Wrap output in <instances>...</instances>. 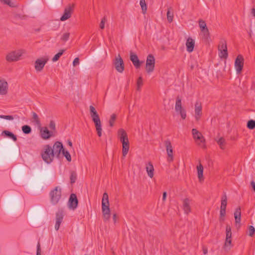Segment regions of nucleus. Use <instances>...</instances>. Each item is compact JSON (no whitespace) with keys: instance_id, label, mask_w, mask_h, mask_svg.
Wrapping results in <instances>:
<instances>
[{"instance_id":"nucleus-1","label":"nucleus","mask_w":255,"mask_h":255,"mask_svg":"<svg viewBox=\"0 0 255 255\" xmlns=\"http://www.w3.org/2000/svg\"><path fill=\"white\" fill-rule=\"evenodd\" d=\"M89 110L91 117L95 124L97 134L99 137H101L102 136V128L100 117L96 109L93 106L89 107Z\"/></svg>"},{"instance_id":"nucleus-2","label":"nucleus","mask_w":255,"mask_h":255,"mask_svg":"<svg viewBox=\"0 0 255 255\" xmlns=\"http://www.w3.org/2000/svg\"><path fill=\"white\" fill-rule=\"evenodd\" d=\"M102 211L104 221L107 222L111 217L110 209L109 208V197L107 193L105 192L103 195L102 201Z\"/></svg>"},{"instance_id":"nucleus-3","label":"nucleus","mask_w":255,"mask_h":255,"mask_svg":"<svg viewBox=\"0 0 255 255\" xmlns=\"http://www.w3.org/2000/svg\"><path fill=\"white\" fill-rule=\"evenodd\" d=\"M41 155L43 160L47 163H50L54 159V153L51 146L49 144L44 145Z\"/></svg>"},{"instance_id":"nucleus-4","label":"nucleus","mask_w":255,"mask_h":255,"mask_svg":"<svg viewBox=\"0 0 255 255\" xmlns=\"http://www.w3.org/2000/svg\"><path fill=\"white\" fill-rule=\"evenodd\" d=\"M43 214L41 208L40 207H35L29 213V220L32 224H35L41 220Z\"/></svg>"},{"instance_id":"nucleus-5","label":"nucleus","mask_w":255,"mask_h":255,"mask_svg":"<svg viewBox=\"0 0 255 255\" xmlns=\"http://www.w3.org/2000/svg\"><path fill=\"white\" fill-rule=\"evenodd\" d=\"M18 206V200L13 197H8L5 203V207L8 213H12L15 211Z\"/></svg>"},{"instance_id":"nucleus-6","label":"nucleus","mask_w":255,"mask_h":255,"mask_svg":"<svg viewBox=\"0 0 255 255\" xmlns=\"http://www.w3.org/2000/svg\"><path fill=\"white\" fill-rule=\"evenodd\" d=\"M50 200L53 205L56 204L61 196V189L57 186L50 192Z\"/></svg>"},{"instance_id":"nucleus-7","label":"nucleus","mask_w":255,"mask_h":255,"mask_svg":"<svg viewBox=\"0 0 255 255\" xmlns=\"http://www.w3.org/2000/svg\"><path fill=\"white\" fill-rule=\"evenodd\" d=\"M175 111L179 114L182 119L184 120L186 118V111L182 108L181 99L179 96L176 98V103L175 106Z\"/></svg>"},{"instance_id":"nucleus-8","label":"nucleus","mask_w":255,"mask_h":255,"mask_svg":"<svg viewBox=\"0 0 255 255\" xmlns=\"http://www.w3.org/2000/svg\"><path fill=\"white\" fill-rule=\"evenodd\" d=\"M192 133L193 138L196 141H197V140L200 141V142H198V145H200L202 148H205L206 147V145L204 144L205 139L204 136L202 135V133L195 128L192 129Z\"/></svg>"},{"instance_id":"nucleus-9","label":"nucleus","mask_w":255,"mask_h":255,"mask_svg":"<svg viewBox=\"0 0 255 255\" xmlns=\"http://www.w3.org/2000/svg\"><path fill=\"white\" fill-rule=\"evenodd\" d=\"M155 60L152 54H149L146 60V71L148 73L153 71L155 67Z\"/></svg>"},{"instance_id":"nucleus-10","label":"nucleus","mask_w":255,"mask_h":255,"mask_svg":"<svg viewBox=\"0 0 255 255\" xmlns=\"http://www.w3.org/2000/svg\"><path fill=\"white\" fill-rule=\"evenodd\" d=\"M113 65L116 70L119 73H123L125 70V64L124 61L121 56L119 54L116 57L113 62Z\"/></svg>"},{"instance_id":"nucleus-11","label":"nucleus","mask_w":255,"mask_h":255,"mask_svg":"<svg viewBox=\"0 0 255 255\" xmlns=\"http://www.w3.org/2000/svg\"><path fill=\"white\" fill-rule=\"evenodd\" d=\"M21 50L13 51L7 54L5 59L9 62L17 61L19 59L20 57L22 55Z\"/></svg>"},{"instance_id":"nucleus-12","label":"nucleus","mask_w":255,"mask_h":255,"mask_svg":"<svg viewBox=\"0 0 255 255\" xmlns=\"http://www.w3.org/2000/svg\"><path fill=\"white\" fill-rule=\"evenodd\" d=\"M164 144L167 153V161L171 162L173 160V147L171 141L168 139L164 141Z\"/></svg>"},{"instance_id":"nucleus-13","label":"nucleus","mask_w":255,"mask_h":255,"mask_svg":"<svg viewBox=\"0 0 255 255\" xmlns=\"http://www.w3.org/2000/svg\"><path fill=\"white\" fill-rule=\"evenodd\" d=\"M244 59L242 55H239L236 58L235 62V67L237 74L241 73L244 66Z\"/></svg>"},{"instance_id":"nucleus-14","label":"nucleus","mask_w":255,"mask_h":255,"mask_svg":"<svg viewBox=\"0 0 255 255\" xmlns=\"http://www.w3.org/2000/svg\"><path fill=\"white\" fill-rule=\"evenodd\" d=\"M74 6V4H69L65 8L63 14L60 18L61 21H65L71 16Z\"/></svg>"},{"instance_id":"nucleus-15","label":"nucleus","mask_w":255,"mask_h":255,"mask_svg":"<svg viewBox=\"0 0 255 255\" xmlns=\"http://www.w3.org/2000/svg\"><path fill=\"white\" fill-rule=\"evenodd\" d=\"M40 128V134L41 137L44 140H47L50 138L51 136H54L55 134L53 133V131H50L48 129L47 127H39Z\"/></svg>"},{"instance_id":"nucleus-16","label":"nucleus","mask_w":255,"mask_h":255,"mask_svg":"<svg viewBox=\"0 0 255 255\" xmlns=\"http://www.w3.org/2000/svg\"><path fill=\"white\" fill-rule=\"evenodd\" d=\"M63 149V144L60 141H56L53 146V148H52L54 156H56L58 158H59L60 153Z\"/></svg>"},{"instance_id":"nucleus-17","label":"nucleus","mask_w":255,"mask_h":255,"mask_svg":"<svg viewBox=\"0 0 255 255\" xmlns=\"http://www.w3.org/2000/svg\"><path fill=\"white\" fill-rule=\"evenodd\" d=\"M48 60V58L37 59L35 62L34 67L37 72H40L43 69L45 65Z\"/></svg>"},{"instance_id":"nucleus-18","label":"nucleus","mask_w":255,"mask_h":255,"mask_svg":"<svg viewBox=\"0 0 255 255\" xmlns=\"http://www.w3.org/2000/svg\"><path fill=\"white\" fill-rule=\"evenodd\" d=\"M24 175V168L22 167H17L13 171V177L14 179L19 181Z\"/></svg>"},{"instance_id":"nucleus-19","label":"nucleus","mask_w":255,"mask_h":255,"mask_svg":"<svg viewBox=\"0 0 255 255\" xmlns=\"http://www.w3.org/2000/svg\"><path fill=\"white\" fill-rule=\"evenodd\" d=\"M130 60L136 69L139 68L141 64L143 63V61H139L136 54L132 52L130 53Z\"/></svg>"},{"instance_id":"nucleus-20","label":"nucleus","mask_w":255,"mask_h":255,"mask_svg":"<svg viewBox=\"0 0 255 255\" xmlns=\"http://www.w3.org/2000/svg\"><path fill=\"white\" fill-rule=\"evenodd\" d=\"M69 206L70 208L75 209L77 208L78 204V200L77 198L76 195L73 193L70 196L69 199Z\"/></svg>"},{"instance_id":"nucleus-21","label":"nucleus","mask_w":255,"mask_h":255,"mask_svg":"<svg viewBox=\"0 0 255 255\" xmlns=\"http://www.w3.org/2000/svg\"><path fill=\"white\" fill-rule=\"evenodd\" d=\"M226 237L225 246H230L232 243V232L231 227L227 225L226 228Z\"/></svg>"},{"instance_id":"nucleus-22","label":"nucleus","mask_w":255,"mask_h":255,"mask_svg":"<svg viewBox=\"0 0 255 255\" xmlns=\"http://www.w3.org/2000/svg\"><path fill=\"white\" fill-rule=\"evenodd\" d=\"M202 105L200 102H196L195 105V117L196 121H198L202 115Z\"/></svg>"},{"instance_id":"nucleus-23","label":"nucleus","mask_w":255,"mask_h":255,"mask_svg":"<svg viewBox=\"0 0 255 255\" xmlns=\"http://www.w3.org/2000/svg\"><path fill=\"white\" fill-rule=\"evenodd\" d=\"M122 143V154L124 157H125L129 150V143L128 141V139H127V140H124V138L123 139V140H121Z\"/></svg>"},{"instance_id":"nucleus-24","label":"nucleus","mask_w":255,"mask_h":255,"mask_svg":"<svg viewBox=\"0 0 255 255\" xmlns=\"http://www.w3.org/2000/svg\"><path fill=\"white\" fill-rule=\"evenodd\" d=\"M63 219V214L62 211H59L56 214V223L55 225V229L58 231L59 229L60 225Z\"/></svg>"},{"instance_id":"nucleus-25","label":"nucleus","mask_w":255,"mask_h":255,"mask_svg":"<svg viewBox=\"0 0 255 255\" xmlns=\"http://www.w3.org/2000/svg\"><path fill=\"white\" fill-rule=\"evenodd\" d=\"M8 84L4 80H0V94L6 95L7 93Z\"/></svg>"},{"instance_id":"nucleus-26","label":"nucleus","mask_w":255,"mask_h":255,"mask_svg":"<svg viewBox=\"0 0 255 255\" xmlns=\"http://www.w3.org/2000/svg\"><path fill=\"white\" fill-rule=\"evenodd\" d=\"M234 214L235 219L236 225L237 226V225L238 224L239 227H240V224L241 220V209L240 207H239L237 208H236Z\"/></svg>"},{"instance_id":"nucleus-27","label":"nucleus","mask_w":255,"mask_h":255,"mask_svg":"<svg viewBox=\"0 0 255 255\" xmlns=\"http://www.w3.org/2000/svg\"><path fill=\"white\" fill-rule=\"evenodd\" d=\"M187 51L191 52L193 51L195 46V41L191 37H188L186 42Z\"/></svg>"},{"instance_id":"nucleus-28","label":"nucleus","mask_w":255,"mask_h":255,"mask_svg":"<svg viewBox=\"0 0 255 255\" xmlns=\"http://www.w3.org/2000/svg\"><path fill=\"white\" fill-rule=\"evenodd\" d=\"M183 209L184 212L188 214L191 211L190 206V200L188 198H185L183 201Z\"/></svg>"},{"instance_id":"nucleus-29","label":"nucleus","mask_w":255,"mask_h":255,"mask_svg":"<svg viewBox=\"0 0 255 255\" xmlns=\"http://www.w3.org/2000/svg\"><path fill=\"white\" fill-rule=\"evenodd\" d=\"M146 170L148 175L150 177L152 178L154 175V167L151 162H148L146 167Z\"/></svg>"},{"instance_id":"nucleus-30","label":"nucleus","mask_w":255,"mask_h":255,"mask_svg":"<svg viewBox=\"0 0 255 255\" xmlns=\"http://www.w3.org/2000/svg\"><path fill=\"white\" fill-rule=\"evenodd\" d=\"M118 136H119L120 141L123 140V139L124 138V140H127L128 138V135L126 131L123 129L120 128L118 130Z\"/></svg>"},{"instance_id":"nucleus-31","label":"nucleus","mask_w":255,"mask_h":255,"mask_svg":"<svg viewBox=\"0 0 255 255\" xmlns=\"http://www.w3.org/2000/svg\"><path fill=\"white\" fill-rule=\"evenodd\" d=\"M202 37L203 39L206 40V41H208L209 39L210 38V32L208 28H207L206 30L204 29L203 30H201Z\"/></svg>"},{"instance_id":"nucleus-32","label":"nucleus","mask_w":255,"mask_h":255,"mask_svg":"<svg viewBox=\"0 0 255 255\" xmlns=\"http://www.w3.org/2000/svg\"><path fill=\"white\" fill-rule=\"evenodd\" d=\"M167 18L168 21L169 23H171L173 21V9L172 7H169L168 9L167 12Z\"/></svg>"},{"instance_id":"nucleus-33","label":"nucleus","mask_w":255,"mask_h":255,"mask_svg":"<svg viewBox=\"0 0 255 255\" xmlns=\"http://www.w3.org/2000/svg\"><path fill=\"white\" fill-rule=\"evenodd\" d=\"M2 134H3L5 136L7 137L11 138L14 141H16L17 140V137L16 135H15L13 133L9 131L4 130L2 131Z\"/></svg>"},{"instance_id":"nucleus-34","label":"nucleus","mask_w":255,"mask_h":255,"mask_svg":"<svg viewBox=\"0 0 255 255\" xmlns=\"http://www.w3.org/2000/svg\"><path fill=\"white\" fill-rule=\"evenodd\" d=\"M227 49V42L225 39H221L220 42L219 44L218 45V50H222L223 49Z\"/></svg>"},{"instance_id":"nucleus-35","label":"nucleus","mask_w":255,"mask_h":255,"mask_svg":"<svg viewBox=\"0 0 255 255\" xmlns=\"http://www.w3.org/2000/svg\"><path fill=\"white\" fill-rule=\"evenodd\" d=\"M197 171H198V177L201 181V179L203 178V166L200 163L199 165L197 167Z\"/></svg>"},{"instance_id":"nucleus-36","label":"nucleus","mask_w":255,"mask_h":255,"mask_svg":"<svg viewBox=\"0 0 255 255\" xmlns=\"http://www.w3.org/2000/svg\"><path fill=\"white\" fill-rule=\"evenodd\" d=\"M219 56L221 58L226 59L228 56V50L223 49L222 50H218Z\"/></svg>"},{"instance_id":"nucleus-37","label":"nucleus","mask_w":255,"mask_h":255,"mask_svg":"<svg viewBox=\"0 0 255 255\" xmlns=\"http://www.w3.org/2000/svg\"><path fill=\"white\" fill-rule=\"evenodd\" d=\"M216 140L222 149H224L225 148L226 141L223 137H221L218 140L216 139Z\"/></svg>"},{"instance_id":"nucleus-38","label":"nucleus","mask_w":255,"mask_h":255,"mask_svg":"<svg viewBox=\"0 0 255 255\" xmlns=\"http://www.w3.org/2000/svg\"><path fill=\"white\" fill-rule=\"evenodd\" d=\"M32 119L36 125L39 127H41L40 121L38 118V115L35 112L32 113Z\"/></svg>"},{"instance_id":"nucleus-39","label":"nucleus","mask_w":255,"mask_h":255,"mask_svg":"<svg viewBox=\"0 0 255 255\" xmlns=\"http://www.w3.org/2000/svg\"><path fill=\"white\" fill-rule=\"evenodd\" d=\"M227 204V197L226 194L222 197L221 208L226 209Z\"/></svg>"},{"instance_id":"nucleus-40","label":"nucleus","mask_w":255,"mask_h":255,"mask_svg":"<svg viewBox=\"0 0 255 255\" xmlns=\"http://www.w3.org/2000/svg\"><path fill=\"white\" fill-rule=\"evenodd\" d=\"M65 51L64 49H61L59 51V52L55 55V56L53 57L52 60L53 62H56L59 60L60 56L63 54Z\"/></svg>"},{"instance_id":"nucleus-41","label":"nucleus","mask_w":255,"mask_h":255,"mask_svg":"<svg viewBox=\"0 0 255 255\" xmlns=\"http://www.w3.org/2000/svg\"><path fill=\"white\" fill-rule=\"evenodd\" d=\"M199 25L201 30H206L208 28L205 21L202 19L199 20Z\"/></svg>"},{"instance_id":"nucleus-42","label":"nucleus","mask_w":255,"mask_h":255,"mask_svg":"<svg viewBox=\"0 0 255 255\" xmlns=\"http://www.w3.org/2000/svg\"><path fill=\"white\" fill-rule=\"evenodd\" d=\"M22 130L25 134H29L31 132V128L29 126L24 125L22 127Z\"/></svg>"},{"instance_id":"nucleus-43","label":"nucleus","mask_w":255,"mask_h":255,"mask_svg":"<svg viewBox=\"0 0 255 255\" xmlns=\"http://www.w3.org/2000/svg\"><path fill=\"white\" fill-rule=\"evenodd\" d=\"M70 182L71 184H73L76 182L77 179V174L75 171H71L70 174Z\"/></svg>"},{"instance_id":"nucleus-44","label":"nucleus","mask_w":255,"mask_h":255,"mask_svg":"<svg viewBox=\"0 0 255 255\" xmlns=\"http://www.w3.org/2000/svg\"><path fill=\"white\" fill-rule=\"evenodd\" d=\"M247 128L250 129H254L255 128V121L253 120H250L248 122Z\"/></svg>"},{"instance_id":"nucleus-45","label":"nucleus","mask_w":255,"mask_h":255,"mask_svg":"<svg viewBox=\"0 0 255 255\" xmlns=\"http://www.w3.org/2000/svg\"><path fill=\"white\" fill-rule=\"evenodd\" d=\"M117 119V115L115 114H113L111 115L110 119L109 120V125L111 127H113L114 125V123Z\"/></svg>"},{"instance_id":"nucleus-46","label":"nucleus","mask_w":255,"mask_h":255,"mask_svg":"<svg viewBox=\"0 0 255 255\" xmlns=\"http://www.w3.org/2000/svg\"><path fill=\"white\" fill-rule=\"evenodd\" d=\"M49 128L50 129V131H53V133L55 134L56 132V125L54 121L51 120L50 121Z\"/></svg>"},{"instance_id":"nucleus-47","label":"nucleus","mask_w":255,"mask_h":255,"mask_svg":"<svg viewBox=\"0 0 255 255\" xmlns=\"http://www.w3.org/2000/svg\"><path fill=\"white\" fill-rule=\"evenodd\" d=\"M226 209H223V208H220V217H219V220L220 221H224V217L226 215Z\"/></svg>"},{"instance_id":"nucleus-48","label":"nucleus","mask_w":255,"mask_h":255,"mask_svg":"<svg viewBox=\"0 0 255 255\" xmlns=\"http://www.w3.org/2000/svg\"><path fill=\"white\" fill-rule=\"evenodd\" d=\"M140 5L141 6L143 13H145L147 10V6L145 0H140Z\"/></svg>"},{"instance_id":"nucleus-49","label":"nucleus","mask_w":255,"mask_h":255,"mask_svg":"<svg viewBox=\"0 0 255 255\" xmlns=\"http://www.w3.org/2000/svg\"><path fill=\"white\" fill-rule=\"evenodd\" d=\"M62 152L63 155H64L65 157L68 161L70 162L71 161V155L70 154L69 152L68 151L65 150V149L64 148Z\"/></svg>"},{"instance_id":"nucleus-50","label":"nucleus","mask_w":255,"mask_h":255,"mask_svg":"<svg viewBox=\"0 0 255 255\" xmlns=\"http://www.w3.org/2000/svg\"><path fill=\"white\" fill-rule=\"evenodd\" d=\"M137 90H140V87L143 85V80L141 77H139L137 80Z\"/></svg>"},{"instance_id":"nucleus-51","label":"nucleus","mask_w":255,"mask_h":255,"mask_svg":"<svg viewBox=\"0 0 255 255\" xmlns=\"http://www.w3.org/2000/svg\"><path fill=\"white\" fill-rule=\"evenodd\" d=\"M255 232V229L253 226H249L248 227V235L250 237H253Z\"/></svg>"},{"instance_id":"nucleus-52","label":"nucleus","mask_w":255,"mask_h":255,"mask_svg":"<svg viewBox=\"0 0 255 255\" xmlns=\"http://www.w3.org/2000/svg\"><path fill=\"white\" fill-rule=\"evenodd\" d=\"M18 150L17 148H15L13 154L9 153L8 157L10 159H14L18 155Z\"/></svg>"},{"instance_id":"nucleus-53","label":"nucleus","mask_w":255,"mask_h":255,"mask_svg":"<svg viewBox=\"0 0 255 255\" xmlns=\"http://www.w3.org/2000/svg\"><path fill=\"white\" fill-rule=\"evenodd\" d=\"M69 36H70V33H69V32L64 33L63 34L62 36L61 37V39L62 41L65 42L68 40Z\"/></svg>"},{"instance_id":"nucleus-54","label":"nucleus","mask_w":255,"mask_h":255,"mask_svg":"<svg viewBox=\"0 0 255 255\" xmlns=\"http://www.w3.org/2000/svg\"><path fill=\"white\" fill-rule=\"evenodd\" d=\"M0 1L4 4H7L10 7H14V4L13 2H11L10 0H0Z\"/></svg>"},{"instance_id":"nucleus-55","label":"nucleus","mask_w":255,"mask_h":255,"mask_svg":"<svg viewBox=\"0 0 255 255\" xmlns=\"http://www.w3.org/2000/svg\"><path fill=\"white\" fill-rule=\"evenodd\" d=\"M0 118L7 120H12L13 119V117L12 116L0 115Z\"/></svg>"},{"instance_id":"nucleus-56","label":"nucleus","mask_w":255,"mask_h":255,"mask_svg":"<svg viewBox=\"0 0 255 255\" xmlns=\"http://www.w3.org/2000/svg\"><path fill=\"white\" fill-rule=\"evenodd\" d=\"M106 21V18L104 17L102 18L101 22H100V27L101 28V29H104L105 28V22Z\"/></svg>"},{"instance_id":"nucleus-57","label":"nucleus","mask_w":255,"mask_h":255,"mask_svg":"<svg viewBox=\"0 0 255 255\" xmlns=\"http://www.w3.org/2000/svg\"><path fill=\"white\" fill-rule=\"evenodd\" d=\"M79 64V58L78 57H76L74 59L73 62V66H76V65Z\"/></svg>"},{"instance_id":"nucleus-58","label":"nucleus","mask_w":255,"mask_h":255,"mask_svg":"<svg viewBox=\"0 0 255 255\" xmlns=\"http://www.w3.org/2000/svg\"><path fill=\"white\" fill-rule=\"evenodd\" d=\"M36 255H41V249L39 243H38L37 245V253Z\"/></svg>"},{"instance_id":"nucleus-59","label":"nucleus","mask_w":255,"mask_h":255,"mask_svg":"<svg viewBox=\"0 0 255 255\" xmlns=\"http://www.w3.org/2000/svg\"><path fill=\"white\" fill-rule=\"evenodd\" d=\"M251 185L253 188V190H254V192H255V183L253 180L251 181Z\"/></svg>"},{"instance_id":"nucleus-60","label":"nucleus","mask_w":255,"mask_h":255,"mask_svg":"<svg viewBox=\"0 0 255 255\" xmlns=\"http://www.w3.org/2000/svg\"><path fill=\"white\" fill-rule=\"evenodd\" d=\"M166 196H167L166 192H164L163 193V196H162V200H163V201H165L166 200Z\"/></svg>"},{"instance_id":"nucleus-61","label":"nucleus","mask_w":255,"mask_h":255,"mask_svg":"<svg viewBox=\"0 0 255 255\" xmlns=\"http://www.w3.org/2000/svg\"><path fill=\"white\" fill-rule=\"evenodd\" d=\"M203 253L204 255H206L208 253V249L206 247H203Z\"/></svg>"},{"instance_id":"nucleus-62","label":"nucleus","mask_w":255,"mask_h":255,"mask_svg":"<svg viewBox=\"0 0 255 255\" xmlns=\"http://www.w3.org/2000/svg\"><path fill=\"white\" fill-rule=\"evenodd\" d=\"M116 219H117V215L116 214H114L113 215V219L114 220V223L116 222Z\"/></svg>"},{"instance_id":"nucleus-63","label":"nucleus","mask_w":255,"mask_h":255,"mask_svg":"<svg viewBox=\"0 0 255 255\" xmlns=\"http://www.w3.org/2000/svg\"><path fill=\"white\" fill-rule=\"evenodd\" d=\"M67 143L68 145H69L70 147H72V142L70 140H68Z\"/></svg>"},{"instance_id":"nucleus-64","label":"nucleus","mask_w":255,"mask_h":255,"mask_svg":"<svg viewBox=\"0 0 255 255\" xmlns=\"http://www.w3.org/2000/svg\"><path fill=\"white\" fill-rule=\"evenodd\" d=\"M252 14L255 17V8H253L252 9Z\"/></svg>"}]
</instances>
